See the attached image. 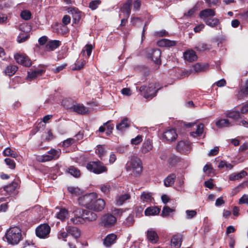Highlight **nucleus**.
<instances>
[{
  "mask_svg": "<svg viewBox=\"0 0 248 248\" xmlns=\"http://www.w3.org/2000/svg\"><path fill=\"white\" fill-rule=\"evenodd\" d=\"M5 237L9 244L16 245L21 240V231L18 227H11L7 231Z\"/></svg>",
  "mask_w": 248,
  "mask_h": 248,
  "instance_id": "obj_1",
  "label": "nucleus"
},
{
  "mask_svg": "<svg viewBox=\"0 0 248 248\" xmlns=\"http://www.w3.org/2000/svg\"><path fill=\"white\" fill-rule=\"evenodd\" d=\"M175 211L174 208H170L167 206H165L163 208L161 216L163 217H166L170 216L171 213Z\"/></svg>",
  "mask_w": 248,
  "mask_h": 248,
  "instance_id": "obj_42",
  "label": "nucleus"
},
{
  "mask_svg": "<svg viewBox=\"0 0 248 248\" xmlns=\"http://www.w3.org/2000/svg\"><path fill=\"white\" fill-rule=\"evenodd\" d=\"M81 209L74 211V217L70 219L71 222L74 224H83L85 222L82 215Z\"/></svg>",
  "mask_w": 248,
  "mask_h": 248,
  "instance_id": "obj_14",
  "label": "nucleus"
},
{
  "mask_svg": "<svg viewBox=\"0 0 248 248\" xmlns=\"http://www.w3.org/2000/svg\"><path fill=\"white\" fill-rule=\"evenodd\" d=\"M17 68V67L15 65H8L4 70V73L6 75L12 76L15 74Z\"/></svg>",
  "mask_w": 248,
  "mask_h": 248,
  "instance_id": "obj_32",
  "label": "nucleus"
},
{
  "mask_svg": "<svg viewBox=\"0 0 248 248\" xmlns=\"http://www.w3.org/2000/svg\"><path fill=\"white\" fill-rule=\"evenodd\" d=\"M176 150L180 153L187 154L190 152V143L187 141H180L176 146Z\"/></svg>",
  "mask_w": 248,
  "mask_h": 248,
  "instance_id": "obj_10",
  "label": "nucleus"
},
{
  "mask_svg": "<svg viewBox=\"0 0 248 248\" xmlns=\"http://www.w3.org/2000/svg\"><path fill=\"white\" fill-rule=\"evenodd\" d=\"M239 203L240 204H248V195L246 194L243 195L242 197L239 199Z\"/></svg>",
  "mask_w": 248,
  "mask_h": 248,
  "instance_id": "obj_60",
  "label": "nucleus"
},
{
  "mask_svg": "<svg viewBox=\"0 0 248 248\" xmlns=\"http://www.w3.org/2000/svg\"><path fill=\"white\" fill-rule=\"evenodd\" d=\"M68 190L74 196H77L81 193V190L78 187L69 186L68 187Z\"/></svg>",
  "mask_w": 248,
  "mask_h": 248,
  "instance_id": "obj_45",
  "label": "nucleus"
},
{
  "mask_svg": "<svg viewBox=\"0 0 248 248\" xmlns=\"http://www.w3.org/2000/svg\"><path fill=\"white\" fill-rule=\"evenodd\" d=\"M68 215V211L64 208H62L60 211L57 213L56 217L61 220H64Z\"/></svg>",
  "mask_w": 248,
  "mask_h": 248,
  "instance_id": "obj_40",
  "label": "nucleus"
},
{
  "mask_svg": "<svg viewBox=\"0 0 248 248\" xmlns=\"http://www.w3.org/2000/svg\"><path fill=\"white\" fill-rule=\"evenodd\" d=\"M130 124V121L127 118H125L123 119L119 124L116 125V129L117 130L122 132L128 128Z\"/></svg>",
  "mask_w": 248,
  "mask_h": 248,
  "instance_id": "obj_21",
  "label": "nucleus"
},
{
  "mask_svg": "<svg viewBox=\"0 0 248 248\" xmlns=\"http://www.w3.org/2000/svg\"><path fill=\"white\" fill-rule=\"evenodd\" d=\"M29 37V35L25 34H21L17 37V42L19 43L25 42Z\"/></svg>",
  "mask_w": 248,
  "mask_h": 248,
  "instance_id": "obj_59",
  "label": "nucleus"
},
{
  "mask_svg": "<svg viewBox=\"0 0 248 248\" xmlns=\"http://www.w3.org/2000/svg\"><path fill=\"white\" fill-rule=\"evenodd\" d=\"M45 70L43 69H36L31 70L28 72L27 78L29 80H32L38 76H41L44 73Z\"/></svg>",
  "mask_w": 248,
  "mask_h": 248,
  "instance_id": "obj_22",
  "label": "nucleus"
},
{
  "mask_svg": "<svg viewBox=\"0 0 248 248\" xmlns=\"http://www.w3.org/2000/svg\"><path fill=\"white\" fill-rule=\"evenodd\" d=\"M219 151V148L218 147H215L213 149H211L209 153V156H214L217 155Z\"/></svg>",
  "mask_w": 248,
  "mask_h": 248,
  "instance_id": "obj_63",
  "label": "nucleus"
},
{
  "mask_svg": "<svg viewBox=\"0 0 248 248\" xmlns=\"http://www.w3.org/2000/svg\"><path fill=\"white\" fill-rule=\"evenodd\" d=\"M68 13L73 15L75 19L77 17L79 18V12L77 9L71 8L68 10Z\"/></svg>",
  "mask_w": 248,
  "mask_h": 248,
  "instance_id": "obj_56",
  "label": "nucleus"
},
{
  "mask_svg": "<svg viewBox=\"0 0 248 248\" xmlns=\"http://www.w3.org/2000/svg\"><path fill=\"white\" fill-rule=\"evenodd\" d=\"M86 168L88 170L95 174H100L107 171V168L99 161L89 162Z\"/></svg>",
  "mask_w": 248,
  "mask_h": 248,
  "instance_id": "obj_4",
  "label": "nucleus"
},
{
  "mask_svg": "<svg viewBox=\"0 0 248 248\" xmlns=\"http://www.w3.org/2000/svg\"><path fill=\"white\" fill-rule=\"evenodd\" d=\"M100 3L101 1L99 0H93L90 2L89 7L92 10H95Z\"/></svg>",
  "mask_w": 248,
  "mask_h": 248,
  "instance_id": "obj_53",
  "label": "nucleus"
},
{
  "mask_svg": "<svg viewBox=\"0 0 248 248\" xmlns=\"http://www.w3.org/2000/svg\"><path fill=\"white\" fill-rule=\"evenodd\" d=\"M96 198V193H91L80 197L78 198L79 204L91 209L93 202Z\"/></svg>",
  "mask_w": 248,
  "mask_h": 248,
  "instance_id": "obj_6",
  "label": "nucleus"
},
{
  "mask_svg": "<svg viewBox=\"0 0 248 248\" xmlns=\"http://www.w3.org/2000/svg\"><path fill=\"white\" fill-rule=\"evenodd\" d=\"M75 142V140L73 138H69L63 141L62 146L68 147Z\"/></svg>",
  "mask_w": 248,
  "mask_h": 248,
  "instance_id": "obj_54",
  "label": "nucleus"
},
{
  "mask_svg": "<svg viewBox=\"0 0 248 248\" xmlns=\"http://www.w3.org/2000/svg\"><path fill=\"white\" fill-rule=\"evenodd\" d=\"M142 140V137L141 135H138L135 138L132 139L131 143L133 145H138Z\"/></svg>",
  "mask_w": 248,
  "mask_h": 248,
  "instance_id": "obj_57",
  "label": "nucleus"
},
{
  "mask_svg": "<svg viewBox=\"0 0 248 248\" xmlns=\"http://www.w3.org/2000/svg\"><path fill=\"white\" fill-rule=\"evenodd\" d=\"M177 137L175 130L173 129H167L163 135V138L168 141H173Z\"/></svg>",
  "mask_w": 248,
  "mask_h": 248,
  "instance_id": "obj_15",
  "label": "nucleus"
},
{
  "mask_svg": "<svg viewBox=\"0 0 248 248\" xmlns=\"http://www.w3.org/2000/svg\"><path fill=\"white\" fill-rule=\"evenodd\" d=\"M208 66L207 63H197L193 66V71L195 73L202 72L207 69Z\"/></svg>",
  "mask_w": 248,
  "mask_h": 248,
  "instance_id": "obj_30",
  "label": "nucleus"
},
{
  "mask_svg": "<svg viewBox=\"0 0 248 248\" xmlns=\"http://www.w3.org/2000/svg\"><path fill=\"white\" fill-rule=\"evenodd\" d=\"M216 15L215 11L211 9H206L202 10L200 13V17L204 22L206 20Z\"/></svg>",
  "mask_w": 248,
  "mask_h": 248,
  "instance_id": "obj_17",
  "label": "nucleus"
},
{
  "mask_svg": "<svg viewBox=\"0 0 248 248\" xmlns=\"http://www.w3.org/2000/svg\"><path fill=\"white\" fill-rule=\"evenodd\" d=\"M68 233L67 232H64V231H61L58 234V238L60 239L62 238H65L67 237Z\"/></svg>",
  "mask_w": 248,
  "mask_h": 248,
  "instance_id": "obj_64",
  "label": "nucleus"
},
{
  "mask_svg": "<svg viewBox=\"0 0 248 248\" xmlns=\"http://www.w3.org/2000/svg\"><path fill=\"white\" fill-rule=\"evenodd\" d=\"M181 243L182 236L181 235H175L171 240V246L172 248H180Z\"/></svg>",
  "mask_w": 248,
  "mask_h": 248,
  "instance_id": "obj_24",
  "label": "nucleus"
},
{
  "mask_svg": "<svg viewBox=\"0 0 248 248\" xmlns=\"http://www.w3.org/2000/svg\"><path fill=\"white\" fill-rule=\"evenodd\" d=\"M216 124L218 128H221L231 126V123L228 119H219L216 121Z\"/></svg>",
  "mask_w": 248,
  "mask_h": 248,
  "instance_id": "obj_34",
  "label": "nucleus"
},
{
  "mask_svg": "<svg viewBox=\"0 0 248 248\" xmlns=\"http://www.w3.org/2000/svg\"><path fill=\"white\" fill-rule=\"evenodd\" d=\"M130 196L128 194H124L118 196L116 198V204L118 205H122L126 200L130 199Z\"/></svg>",
  "mask_w": 248,
  "mask_h": 248,
  "instance_id": "obj_31",
  "label": "nucleus"
},
{
  "mask_svg": "<svg viewBox=\"0 0 248 248\" xmlns=\"http://www.w3.org/2000/svg\"><path fill=\"white\" fill-rule=\"evenodd\" d=\"M105 202L101 198H98L96 194V198L93 202L91 209L97 212L101 211L105 206Z\"/></svg>",
  "mask_w": 248,
  "mask_h": 248,
  "instance_id": "obj_11",
  "label": "nucleus"
},
{
  "mask_svg": "<svg viewBox=\"0 0 248 248\" xmlns=\"http://www.w3.org/2000/svg\"><path fill=\"white\" fill-rule=\"evenodd\" d=\"M248 173L246 171L242 170L238 173H232L229 175V179L230 181L239 180L247 175Z\"/></svg>",
  "mask_w": 248,
  "mask_h": 248,
  "instance_id": "obj_28",
  "label": "nucleus"
},
{
  "mask_svg": "<svg viewBox=\"0 0 248 248\" xmlns=\"http://www.w3.org/2000/svg\"><path fill=\"white\" fill-rule=\"evenodd\" d=\"M68 172L70 174H71L72 175H73L76 177H78L80 175L79 170L78 169H77L73 166L70 167L69 168Z\"/></svg>",
  "mask_w": 248,
  "mask_h": 248,
  "instance_id": "obj_48",
  "label": "nucleus"
},
{
  "mask_svg": "<svg viewBox=\"0 0 248 248\" xmlns=\"http://www.w3.org/2000/svg\"><path fill=\"white\" fill-rule=\"evenodd\" d=\"M206 25L211 27H216L220 24L219 20L217 18H208L205 21Z\"/></svg>",
  "mask_w": 248,
  "mask_h": 248,
  "instance_id": "obj_37",
  "label": "nucleus"
},
{
  "mask_svg": "<svg viewBox=\"0 0 248 248\" xmlns=\"http://www.w3.org/2000/svg\"><path fill=\"white\" fill-rule=\"evenodd\" d=\"M184 57L185 60L189 62H193L197 59V56L195 51L193 50H187L184 54Z\"/></svg>",
  "mask_w": 248,
  "mask_h": 248,
  "instance_id": "obj_26",
  "label": "nucleus"
},
{
  "mask_svg": "<svg viewBox=\"0 0 248 248\" xmlns=\"http://www.w3.org/2000/svg\"><path fill=\"white\" fill-rule=\"evenodd\" d=\"M17 186V183L14 182L9 184V185L4 186V189L6 192L10 193L15 191Z\"/></svg>",
  "mask_w": 248,
  "mask_h": 248,
  "instance_id": "obj_44",
  "label": "nucleus"
},
{
  "mask_svg": "<svg viewBox=\"0 0 248 248\" xmlns=\"http://www.w3.org/2000/svg\"><path fill=\"white\" fill-rule=\"evenodd\" d=\"M50 228L46 224L40 225L36 229V234L40 238H45L47 237L50 233Z\"/></svg>",
  "mask_w": 248,
  "mask_h": 248,
  "instance_id": "obj_9",
  "label": "nucleus"
},
{
  "mask_svg": "<svg viewBox=\"0 0 248 248\" xmlns=\"http://www.w3.org/2000/svg\"><path fill=\"white\" fill-rule=\"evenodd\" d=\"M161 52L159 49H153L152 53L150 55V58L156 64L160 63V58Z\"/></svg>",
  "mask_w": 248,
  "mask_h": 248,
  "instance_id": "obj_25",
  "label": "nucleus"
},
{
  "mask_svg": "<svg viewBox=\"0 0 248 248\" xmlns=\"http://www.w3.org/2000/svg\"><path fill=\"white\" fill-rule=\"evenodd\" d=\"M147 237L148 240L152 244L156 243L158 240V237L156 232L152 229L147 231Z\"/></svg>",
  "mask_w": 248,
  "mask_h": 248,
  "instance_id": "obj_23",
  "label": "nucleus"
},
{
  "mask_svg": "<svg viewBox=\"0 0 248 248\" xmlns=\"http://www.w3.org/2000/svg\"><path fill=\"white\" fill-rule=\"evenodd\" d=\"M186 218L191 219L197 215V212L194 210H187L186 211Z\"/></svg>",
  "mask_w": 248,
  "mask_h": 248,
  "instance_id": "obj_55",
  "label": "nucleus"
},
{
  "mask_svg": "<svg viewBox=\"0 0 248 248\" xmlns=\"http://www.w3.org/2000/svg\"><path fill=\"white\" fill-rule=\"evenodd\" d=\"M61 154V150L60 149H51L47 151L46 154L42 155H38L36 159L40 162H45L53 160H56L60 157Z\"/></svg>",
  "mask_w": 248,
  "mask_h": 248,
  "instance_id": "obj_3",
  "label": "nucleus"
},
{
  "mask_svg": "<svg viewBox=\"0 0 248 248\" xmlns=\"http://www.w3.org/2000/svg\"><path fill=\"white\" fill-rule=\"evenodd\" d=\"M116 222V218L111 214L104 215L100 219V224L105 228H109L113 226Z\"/></svg>",
  "mask_w": 248,
  "mask_h": 248,
  "instance_id": "obj_8",
  "label": "nucleus"
},
{
  "mask_svg": "<svg viewBox=\"0 0 248 248\" xmlns=\"http://www.w3.org/2000/svg\"><path fill=\"white\" fill-rule=\"evenodd\" d=\"M66 231L69 234L72 235L75 239H77L80 236L81 232L79 229L76 227L69 226L66 227Z\"/></svg>",
  "mask_w": 248,
  "mask_h": 248,
  "instance_id": "obj_19",
  "label": "nucleus"
},
{
  "mask_svg": "<svg viewBox=\"0 0 248 248\" xmlns=\"http://www.w3.org/2000/svg\"><path fill=\"white\" fill-rule=\"evenodd\" d=\"M93 49V46L92 45H86L84 49L82 50L81 53L84 55L85 52H86L87 57H89L91 54Z\"/></svg>",
  "mask_w": 248,
  "mask_h": 248,
  "instance_id": "obj_47",
  "label": "nucleus"
},
{
  "mask_svg": "<svg viewBox=\"0 0 248 248\" xmlns=\"http://www.w3.org/2000/svg\"><path fill=\"white\" fill-rule=\"evenodd\" d=\"M156 84L152 83L149 84L148 87L142 86L140 88V92H144V97L147 99H151L153 97L156 95Z\"/></svg>",
  "mask_w": 248,
  "mask_h": 248,
  "instance_id": "obj_7",
  "label": "nucleus"
},
{
  "mask_svg": "<svg viewBox=\"0 0 248 248\" xmlns=\"http://www.w3.org/2000/svg\"><path fill=\"white\" fill-rule=\"evenodd\" d=\"M140 199L143 202H150L152 200L151 193L143 192L140 195Z\"/></svg>",
  "mask_w": 248,
  "mask_h": 248,
  "instance_id": "obj_38",
  "label": "nucleus"
},
{
  "mask_svg": "<svg viewBox=\"0 0 248 248\" xmlns=\"http://www.w3.org/2000/svg\"><path fill=\"white\" fill-rule=\"evenodd\" d=\"M126 170L130 171L134 175L140 174L142 170V163L140 159L136 155L131 156L126 164Z\"/></svg>",
  "mask_w": 248,
  "mask_h": 248,
  "instance_id": "obj_2",
  "label": "nucleus"
},
{
  "mask_svg": "<svg viewBox=\"0 0 248 248\" xmlns=\"http://www.w3.org/2000/svg\"><path fill=\"white\" fill-rule=\"evenodd\" d=\"M69 109L78 114H84L88 112V108L84 107L83 105L80 104H75L73 105Z\"/></svg>",
  "mask_w": 248,
  "mask_h": 248,
  "instance_id": "obj_16",
  "label": "nucleus"
},
{
  "mask_svg": "<svg viewBox=\"0 0 248 248\" xmlns=\"http://www.w3.org/2000/svg\"><path fill=\"white\" fill-rule=\"evenodd\" d=\"M85 64V61L83 60L77 61L75 63V67L73 68V70H80L83 67Z\"/></svg>",
  "mask_w": 248,
  "mask_h": 248,
  "instance_id": "obj_50",
  "label": "nucleus"
},
{
  "mask_svg": "<svg viewBox=\"0 0 248 248\" xmlns=\"http://www.w3.org/2000/svg\"><path fill=\"white\" fill-rule=\"evenodd\" d=\"M226 116L234 120H238L241 118L240 112L238 111L235 110L231 111L228 112L226 114Z\"/></svg>",
  "mask_w": 248,
  "mask_h": 248,
  "instance_id": "obj_41",
  "label": "nucleus"
},
{
  "mask_svg": "<svg viewBox=\"0 0 248 248\" xmlns=\"http://www.w3.org/2000/svg\"><path fill=\"white\" fill-rule=\"evenodd\" d=\"M95 152L100 157H101L105 154V149L104 146L102 145H98L95 150Z\"/></svg>",
  "mask_w": 248,
  "mask_h": 248,
  "instance_id": "obj_49",
  "label": "nucleus"
},
{
  "mask_svg": "<svg viewBox=\"0 0 248 248\" xmlns=\"http://www.w3.org/2000/svg\"><path fill=\"white\" fill-rule=\"evenodd\" d=\"M20 16L23 19L28 20L31 18V14L28 10H23L20 13Z\"/></svg>",
  "mask_w": 248,
  "mask_h": 248,
  "instance_id": "obj_46",
  "label": "nucleus"
},
{
  "mask_svg": "<svg viewBox=\"0 0 248 248\" xmlns=\"http://www.w3.org/2000/svg\"><path fill=\"white\" fill-rule=\"evenodd\" d=\"M66 65H67V64H66V63L62 64L61 65H59V66L56 67L55 68L53 69V71L54 73H58L59 72H60L61 71L64 69L66 67Z\"/></svg>",
  "mask_w": 248,
  "mask_h": 248,
  "instance_id": "obj_61",
  "label": "nucleus"
},
{
  "mask_svg": "<svg viewBox=\"0 0 248 248\" xmlns=\"http://www.w3.org/2000/svg\"><path fill=\"white\" fill-rule=\"evenodd\" d=\"M134 222V216L129 215L123 221V225L125 227H128L132 226Z\"/></svg>",
  "mask_w": 248,
  "mask_h": 248,
  "instance_id": "obj_39",
  "label": "nucleus"
},
{
  "mask_svg": "<svg viewBox=\"0 0 248 248\" xmlns=\"http://www.w3.org/2000/svg\"><path fill=\"white\" fill-rule=\"evenodd\" d=\"M61 45V42L59 40H52L49 41L46 45L47 49L52 51L58 48Z\"/></svg>",
  "mask_w": 248,
  "mask_h": 248,
  "instance_id": "obj_29",
  "label": "nucleus"
},
{
  "mask_svg": "<svg viewBox=\"0 0 248 248\" xmlns=\"http://www.w3.org/2000/svg\"><path fill=\"white\" fill-rule=\"evenodd\" d=\"M132 3V0H127L121 8V12L119 14V16L120 18H122L121 24L122 26L125 25L127 21V19L129 17L130 15V7Z\"/></svg>",
  "mask_w": 248,
  "mask_h": 248,
  "instance_id": "obj_5",
  "label": "nucleus"
},
{
  "mask_svg": "<svg viewBox=\"0 0 248 248\" xmlns=\"http://www.w3.org/2000/svg\"><path fill=\"white\" fill-rule=\"evenodd\" d=\"M110 189V186L109 185L104 184L100 186V189L102 192L105 194H108Z\"/></svg>",
  "mask_w": 248,
  "mask_h": 248,
  "instance_id": "obj_58",
  "label": "nucleus"
},
{
  "mask_svg": "<svg viewBox=\"0 0 248 248\" xmlns=\"http://www.w3.org/2000/svg\"><path fill=\"white\" fill-rule=\"evenodd\" d=\"M3 155L4 156H9L13 158H16L17 156V153L9 147L3 151Z\"/></svg>",
  "mask_w": 248,
  "mask_h": 248,
  "instance_id": "obj_43",
  "label": "nucleus"
},
{
  "mask_svg": "<svg viewBox=\"0 0 248 248\" xmlns=\"http://www.w3.org/2000/svg\"><path fill=\"white\" fill-rule=\"evenodd\" d=\"M141 5V1L140 0H136L133 3V9L135 11L140 10Z\"/></svg>",
  "mask_w": 248,
  "mask_h": 248,
  "instance_id": "obj_62",
  "label": "nucleus"
},
{
  "mask_svg": "<svg viewBox=\"0 0 248 248\" xmlns=\"http://www.w3.org/2000/svg\"><path fill=\"white\" fill-rule=\"evenodd\" d=\"M16 62L25 66H30L31 64V60L25 55L16 54L15 55Z\"/></svg>",
  "mask_w": 248,
  "mask_h": 248,
  "instance_id": "obj_13",
  "label": "nucleus"
},
{
  "mask_svg": "<svg viewBox=\"0 0 248 248\" xmlns=\"http://www.w3.org/2000/svg\"><path fill=\"white\" fill-rule=\"evenodd\" d=\"M176 179V175L174 173L169 175L164 181V185L166 186H172Z\"/></svg>",
  "mask_w": 248,
  "mask_h": 248,
  "instance_id": "obj_33",
  "label": "nucleus"
},
{
  "mask_svg": "<svg viewBox=\"0 0 248 248\" xmlns=\"http://www.w3.org/2000/svg\"><path fill=\"white\" fill-rule=\"evenodd\" d=\"M196 48L197 50L200 51H204L207 49H209L210 48V46L204 43H201L198 45V46L196 47Z\"/></svg>",
  "mask_w": 248,
  "mask_h": 248,
  "instance_id": "obj_51",
  "label": "nucleus"
},
{
  "mask_svg": "<svg viewBox=\"0 0 248 248\" xmlns=\"http://www.w3.org/2000/svg\"><path fill=\"white\" fill-rule=\"evenodd\" d=\"M203 124H200L197 125V129L195 131L191 132L190 135L193 137L201 136L203 132Z\"/></svg>",
  "mask_w": 248,
  "mask_h": 248,
  "instance_id": "obj_35",
  "label": "nucleus"
},
{
  "mask_svg": "<svg viewBox=\"0 0 248 248\" xmlns=\"http://www.w3.org/2000/svg\"><path fill=\"white\" fill-rule=\"evenodd\" d=\"M4 161L6 165H7L10 168L14 169L16 167V163L15 161L10 158H5Z\"/></svg>",
  "mask_w": 248,
  "mask_h": 248,
  "instance_id": "obj_52",
  "label": "nucleus"
},
{
  "mask_svg": "<svg viewBox=\"0 0 248 248\" xmlns=\"http://www.w3.org/2000/svg\"><path fill=\"white\" fill-rule=\"evenodd\" d=\"M160 209L156 206H151L147 208L145 210L144 213L146 216H155L158 215L160 212Z\"/></svg>",
  "mask_w": 248,
  "mask_h": 248,
  "instance_id": "obj_27",
  "label": "nucleus"
},
{
  "mask_svg": "<svg viewBox=\"0 0 248 248\" xmlns=\"http://www.w3.org/2000/svg\"><path fill=\"white\" fill-rule=\"evenodd\" d=\"M117 236L114 233H110L104 238L103 244L107 247H109L114 244L117 240Z\"/></svg>",
  "mask_w": 248,
  "mask_h": 248,
  "instance_id": "obj_18",
  "label": "nucleus"
},
{
  "mask_svg": "<svg viewBox=\"0 0 248 248\" xmlns=\"http://www.w3.org/2000/svg\"><path fill=\"white\" fill-rule=\"evenodd\" d=\"M158 45L161 46H172L176 45V42L166 39H163L158 42Z\"/></svg>",
  "mask_w": 248,
  "mask_h": 248,
  "instance_id": "obj_36",
  "label": "nucleus"
},
{
  "mask_svg": "<svg viewBox=\"0 0 248 248\" xmlns=\"http://www.w3.org/2000/svg\"><path fill=\"white\" fill-rule=\"evenodd\" d=\"M153 142L150 139L145 140L141 147V152L143 154H146L153 149Z\"/></svg>",
  "mask_w": 248,
  "mask_h": 248,
  "instance_id": "obj_20",
  "label": "nucleus"
},
{
  "mask_svg": "<svg viewBox=\"0 0 248 248\" xmlns=\"http://www.w3.org/2000/svg\"><path fill=\"white\" fill-rule=\"evenodd\" d=\"M81 212L85 222L94 221L97 217L96 214L91 211L81 209Z\"/></svg>",
  "mask_w": 248,
  "mask_h": 248,
  "instance_id": "obj_12",
  "label": "nucleus"
}]
</instances>
